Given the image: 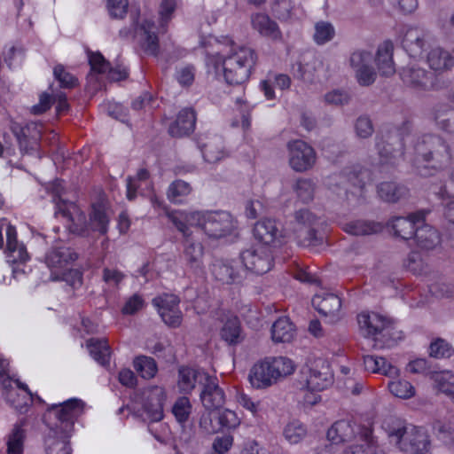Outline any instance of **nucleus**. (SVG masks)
Masks as SVG:
<instances>
[{
    "instance_id": "1",
    "label": "nucleus",
    "mask_w": 454,
    "mask_h": 454,
    "mask_svg": "<svg viewBox=\"0 0 454 454\" xmlns=\"http://www.w3.org/2000/svg\"><path fill=\"white\" fill-rule=\"evenodd\" d=\"M152 188L148 171L144 168L139 169L136 176H129L127 179V198L132 200L137 192L142 195H150L152 206L156 210H162L184 237L192 234L191 227H196L214 239L229 235L236 228L235 220L227 211H168L163 205V201L152 194Z\"/></svg>"
},
{
    "instance_id": "2",
    "label": "nucleus",
    "mask_w": 454,
    "mask_h": 454,
    "mask_svg": "<svg viewBox=\"0 0 454 454\" xmlns=\"http://www.w3.org/2000/svg\"><path fill=\"white\" fill-rule=\"evenodd\" d=\"M200 43L207 51L209 74L223 78L228 84H242L249 79L257 60L253 49L237 44L229 36L200 35Z\"/></svg>"
},
{
    "instance_id": "3",
    "label": "nucleus",
    "mask_w": 454,
    "mask_h": 454,
    "mask_svg": "<svg viewBox=\"0 0 454 454\" xmlns=\"http://www.w3.org/2000/svg\"><path fill=\"white\" fill-rule=\"evenodd\" d=\"M83 411L84 403L78 398H70L48 406L44 415L48 427L44 439L47 454H71L69 438L75 421Z\"/></svg>"
},
{
    "instance_id": "4",
    "label": "nucleus",
    "mask_w": 454,
    "mask_h": 454,
    "mask_svg": "<svg viewBox=\"0 0 454 454\" xmlns=\"http://www.w3.org/2000/svg\"><path fill=\"white\" fill-rule=\"evenodd\" d=\"M51 189L54 193L55 215L57 217L66 219L69 231L82 236H88L90 231L100 234L107 232L109 218L106 214V205L103 200L92 204L90 220L87 222L85 215L75 203L61 199L64 190L62 180H55Z\"/></svg>"
},
{
    "instance_id": "5",
    "label": "nucleus",
    "mask_w": 454,
    "mask_h": 454,
    "mask_svg": "<svg viewBox=\"0 0 454 454\" xmlns=\"http://www.w3.org/2000/svg\"><path fill=\"white\" fill-rule=\"evenodd\" d=\"M318 219L308 209L295 213L293 226H286L281 231L272 219H262L254 227V236L262 245L270 246L279 236L294 238L300 246L315 247L322 239L317 237L316 226Z\"/></svg>"
},
{
    "instance_id": "6",
    "label": "nucleus",
    "mask_w": 454,
    "mask_h": 454,
    "mask_svg": "<svg viewBox=\"0 0 454 454\" xmlns=\"http://www.w3.org/2000/svg\"><path fill=\"white\" fill-rule=\"evenodd\" d=\"M180 0H161L159 6V26H156L145 16L131 10L130 15L134 36L141 48L150 55H157L159 51V34L166 31L168 22L173 19Z\"/></svg>"
},
{
    "instance_id": "7",
    "label": "nucleus",
    "mask_w": 454,
    "mask_h": 454,
    "mask_svg": "<svg viewBox=\"0 0 454 454\" xmlns=\"http://www.w3.org/2000/svg\"><path fill=\"white\" fill-rule=\"evenodd\" d=\"M357 323L361 333L382 348H390L403 338V332L397 330L388 318L376 312H361Z\"/></svg>"
},
{
    "instance_id": "8",
    "label": "nucleus",
    "mask_w": 454,
    "mask_h": 454,
    "mask_svg": "<svg viewBox=\"0 0 454 454\" xmlns=\"http://www.w3.org/2000/svg\"><path fill=\"white\" fill-rule=\"evenodd\" d=\"M416 154L415 165L421 176L431 175L428 168H442L450 159L448 146L442 138L433 135H426L413 148Z\"/></svg>"
},
{
    "instance_id": "9",
    "label": "nucleus",
    "mask_w": 454,
    "mask_h": 454,
    "mask_svg": "<svg viewBox=\"0 0 454 454\" xmlns=\"http://www.w3.org/2000/svg\"><path fill=\"white\" fill-rule=\"evenodd\" d=\"M7 366L6 360H0V387L4 389V398L11 406L22 413L35 402L44 403L39 395L29 390L27 385L19 380H13L8 374Z\"/></svg>"
},
{
    "instance_id": "10",
    "label": "nucleus",
    "mask_w": 454,
    "mask_h": 454,
    "mask_svg": "<svg viewBox=\"0 0 454 454\" xmlns=\"http://www.w3.org/2000/svg\"><path fill=\"white\" fill-rule=\"evenodd\" d=\"M389 435L395 439L398 448L403 452H428L429 436L427 430L421 427L400 424L389 433Z\"/></svg>"
},
{
    "instance_id": "11",
    "label": "nucleus",
    "mask_w": 454,
    "mask_h": 454,
    "mask_svg": "<svg viewBox=\"0 0 454 454\" xmlns=\"http://www.w3.org/2000/svg\"><path fill=\"white\" fill-rule=\"evenodd\" d=\"M245 268L255 274L267 273L273 266L271 246L254 244L240 254Z\"/></svg>"
},
{
    "instance_id": "12",
    "label": "nucleus",
    "mask_w": 454,
    "mask_h": 454,
    "mask_svg": "<svg viewBox=\"0 0 454 454\" xmlns=\"http://www.w3.org/2000/svg\"><path fill=\"white\" fill-rule=\"evenodd\" d=\"M400 136H403V133L395 131V134L390 132L386 136L381 134L376 137V148L380 157V164L395 165L398 162L399 158L407 153L403 151L405 138L403 137L399 138Z\"/></svg>"
},
{
    "instance_id": "13",
    "label": "nucleus",
    "mask_w": 454,
    "mask_h": 454,
    "mask_svg": "<svg viewBox=\"0 0 454 454\" xmlns=\"http://www.w3.org/2000/svg\"><path fill=\"white\" fill-rule=\"evenodd\" d=\"M166 396V391L162 387L152 386L145 389L142 402V418L150 423L160 421L163 419V404Z\"/></svg>"
},
{
    "instance_id": "14",
    "label": "nucleus",
    "mask_w": 454,
    "mask_h": 454,
    "mask_svg": "<svg viewBox=\"0 0 454 454\" xmlns=\"http://www.w3.org/2000/svg\"><path fill=\"white\" fill-rule=\"evenodd\" d=\"M289 164L297 172H304L316 163L314 149L302 140H293L287 144Z\"/></svg>"
},
{
    "instance_id": "15",
    "label": "nucleus",
    "mask_w": 454,
    "mask_h": 454,
    "mask_svg": "<svg viewBox=\"0 0 454 454\" xmlns=\"http://www.w3.org/2000/svg\"><path fill=\"white\" fill-rule=\"evenodd\" d=\"M76 254L69 247H55L45 255V263L51 270V279H66L68 265L76 260Z\"/></svg>"
},
{
    "instance_id": "16",
    "label": "nucleus",
    "mask_w": 454,
    "mask_h": 454,
    "mask_svg": "<svg viewBox=\"0 0 454 454\" xmlns=\"http://www.w3.org/2000/svg\"><path fill=\"white\" fill-rule=\"evenodd\" d=\"M179 302V298L172 294H164L153 300V304L157 309L163 322L173 328L180 326L183 320Z\"/></svg>"
},
{
    "instance_id": "17",
    "label": "nucleus",
    "mask_w": 454,
    "mask_h": 454,
    "mask_svg": "<svg viewBox=\"0 0 454 454\" xmlns=\"http://www.w3.org/2000/svg\"><path fill=\"white\" fill-rule=\"evenodd\" d=\"M333 382V374L327 361L318 358L309 367L306 373V388L323 391Z\"/></svg>"
},
{
    "instance_id": "18",
    "label": "nucleus",
    "mask_w": 454,
    "mask_h": 454,
    "mask_svg": "<svg viewBox=\"0 0 454 454\" xmlns=\"http://www.w3.org/2000/svg\"><path fill=\"white\" fill-rule=\"evenodd\" d=\"M89 63L90 65L91 73L88 79L92 81L97 74L106 75L107 79L114 82L121 81L127 78L129 73L125 66L118 65L111 67L104 56L99 52L90 53L89 55Z\"/></svg>"
},
{
    "instance_id": "19",
    "label": "nucleus",
    "mask_w": 454,
    "mask_h": 454,
    "mask_svg": "<svg viewBox=\"0 0 454 454\" xmlns=\"http://www.w3.org/2000/svg\"><path fill=\"white\" fill-rule=\"evenodd\" d=\"M372 60V54L367 51H356L350 56V66L360 85L368 86L375 81L376 73L371 66Z\"/></svg>"
},
{
    "instance_id": "20",
    "label": "nucleus",
    "mask_w": 454,
    "mask_h": 454,
    "mask_svg": "<svg viewBox=\"0 0 454 454\" xmlns=\"http://www.w3.org/2000/svg\"><path fill=\"white\" fill-rule=\"evenodd\" d=\"M312 305L331 323L336 322L341 317V301L334 294L325 292L316 294L312 298Z\"/></svg>"
},
{
    "instance_id": "21",
    "label": "nucleus",
    "mask_w": 454,
    "mask_h": 454,
    "mask_svg": "<svg viewBox=\"0 0 454 454\" xmlns=\"http://www.w3.org/2000/svg\"><path fill=\"white\" fill-rule=\"evenodd\" d=\"M425 218L426 213L424 211H418L410 214L406 217H393L389 221L388 226L394 231L395 235L403 239H409L413 237L417 227L425 222Z\"/></svg>"
},
{
    "instance_id": "22",
    "label": "nucleus",
    "mask_w": 454,
    "mask_h": 454,
    "mask_svg": "<svg viewBox=\"0 0 454 454\" xmlns=\"http://www.w3.org/2000/svg\"><path fill=\"white\" fill-rule=\"evenodd\" d=\"M404 83L417 90H426L434 87V74L427 72L418 64H411L401 72Z\"/></svg>"
},
{
    "instance_id": "23",
    "label": "nucleus",
    "mask_w": 454,
    "mask_h": 454,
    "mask_svg": "<svg viewBox=\"0 0 454 454\" xmlns=\"http://www.w3.org/2000/svg\"><path fill=\"white\" fill-rule=\"evenodd\" d=\"M362 427L350 419H340L328 428L326 438L333 444L348 442L356 439V434Z\"/></svg>"
},
{
    "instance_id": "24",
    "label": "nucleus",
    "mask_w": 454,
    "mask_h": 454,
    "mask_svg": "<svg viewBox=\"0 0 454 454\" xmlns=\"http://www.w3.org/2000/svg\"><path fill=\"white\" fill-rule=\"evenodd\" d=\"M200 400L207 411H213L221 408L225 403V395L219 387L218 380L215 376L210 375L208 380L205 382L200 393Z\"/></svg>"
},
{
    "instance_id": "25",
    "label": "nucleus",
    "mask_w": 454,
    "mask_h": 454,
    "mask_svg": "<svg viewBox=\"0 0 454 454\" xmlns=\"http://www.w3.org/2000/svg\"><path fill=\"white\" fill-rule=\"evenodd\" d=\"M210 375L202 369L183 366L178 371L177 386L182 393H191L196 385L203 387Z\"/></svg>"
},
{
    "instance_id": "26",
    "label": "nucleus",
    "mask_w": 454,
    "mask_h": 454,
    "mask_svg": "<svg viewBox=\"0 0 454 454\" xmlns=\"http://www.w3.org/2000/svg\"><path fill=\"white\" fill-rule=\"evenodd\" d=\"M248 380L252 387L256 389L268 388L277 383L266 357L252 366Z\"/></svg>"
},
{
    "instance_id": "27",
    "label": "nucleus",
    "mask_w": 454,
    "mask_h": 454,
    "mask_svg": "<svg viewBox=\"0 0 454 454\" xmlns=\"http://www.w3.org/2000/svg\"><path fill=\"white\" fill-rule=\"evenodd\" d=\"M189 237L185 238V245L183 258L189 270L195 275L203 276L205 266L203 263L204 247L200 242H190Z\"/></svg>"
},
{
    "instance_id": "28",
    "label": "nucleus",
    "mask_w": 454,
    "mask_h": 454,
    "mask_svg": "<svg viewBox=\"0 0 454 454\" xmlns=\"http://www.w3.org/2000/svg\"><path fill=\"white\" fill-rule=\"evenodd\" d=\"M341 184L345 186V193L348 197L349 194L361 196L367 181L371 180V172L368 169H362L356 167L353 172H345L341 176Z\"/></svg>"
},
{
    "instance_id": "29",
    "label": "nucleus",
    "mask_w": 454,
    "mask_h": 454,
    "mask_svg": "<svg viewBox=\"0 0 454 454\" xmlns=\"http://www.w3.org/2000/svg\"><path fill=\"white\" fill-rule=\"evenodd\" d=\"M356 439H353L346 447L343 454H369L375 448V441L371 426H363L356 434Z\"/></svg>"
},
{
    "instance_id": "30",
    "label": "nucleus",
    "mask_w": 454,
    "mask_h": 454,
    "mask_svg": "<svg viewBox=\"0 0 454 454\" xmlns=\"http://www.w3.org/2000/svg\"><path fill=\"white\" fill-rule=\"evenodd\" d=\"M425 38L426 35L422 29L409 27L403 35L402 45L411 57H421L425 51Z\"/></svg>"
},
{
    "instance_id": "31",
    "label": "nucleus",
    "mask_w": 454,
    "mask_h": 454,
    "mask_svg": "<svg viewBox=\"0 0 454 454\" xmlns=\"http://www.w3.org/2000/svg\"><path fill=\"white\" fill-rule=\"evenodd\" d=\"M196 115L192 108H184L177 115L176 121L169 127V134L172 137H183L194 130Z\"/></svg>"
},
{
    "instance_id": "32",
    "label": "nucleus",
    "mask_w": 454,
    "mask_h": 454,
    "mask_svg": "<svg viewBox=\"0 0 454 454\" xmlns=\"http://www.w3.org/2000/svg\"><path fill=\"white\" fill-rule=\"evenodd\" d=\"M5 254L7 262L12 265L13 278H17L20 274H24L25 269L22 265L29 258L24 245L16 243L6 246Z\"/></svg>"
},
{
    "instance_id": "33",
    "label": "nucleus",
    "mask_w": 454,
    "mask_h": 454,
    "mask_svg": "<svg viewBox=\"0 0 454 454\" xmlns=\"http://www.w3.org/2000/svg\"><path fill=\"white\" fill-rule=\"evenodd\" d=\"M43 134V124L40 122H29L16 133L21 150L33 149L41 139Z\"/></svg>"
},
{
    "instance_id": "34",
    "label": "nucleus",
    "mask_w": 454,
    "mask_h": 454,
    "mask_svg": "<svg viewBox=\"0 0 454 454\" xmlns=\"http://www.w3.org/2000/svg\"><path fill=\"white\" fill-rule=\"evenodd\" d=\"M253 28L265 37L278 40L281 38V32L278 24L267 14L255 13L251 17Z\"/></svg>"
},
{
    "instance_id": "35",
    "label": "nucleus",
    "mask_w": 454,
    "mask_h": 454,
    "mask_svg": "<svg viewBox=\"0 0 454 454\" xmlns=\"http://www.w3.org/2000/svg\"><path fill=\"white\" fill-rule=\"evenodd\" d=\"M295 336V326L288 317H278L271 327V339L275 343L290 342Z\"/></svg>"
},
{
    "instance_id": "36",
    "label": "nucleus",
    "mask_w": 454,
    "mask_h": 454,
    "mask_svg": "<svg viewBox=\"0 0 454 454\" xmlns=\"http://www.w3.org/2000/svg\"><path fill=\"white\" fill-rule=\"evenodd\" d=\"M413 236L420 249L431 250L440 244L438 231L424 223L417 227Z\"/></svg>"
},
{
    "instance_id": "37",
    "label": "nucleus",
    "mask_w": 454,
    "mask_h": 454,
    "mask_svg": "<svg viewBox=\"0 0 454 454\" xmlns=\"http://www.w3.org/2000/svg\"><path fill=\"white\" fill-rule=\"evenodd\" d=\"M393 43L389 40L383 42L378 48L376 62L382 75L388 76L395 73L393 62Z\"/></svg>"
},
{
    "instance_id": "38",
    "label": "nucleus",
    "mask_w": 454,
    "mask_h": 454,
    "mask_svg": "<svg viewBox=\"0 0 454 454\" xmlns=\"http://www.w3.org/2000/svg\"><path fill=\"white\" fill-rule=\"evenodd\" d=\"M27 426V419L23 418L20 419L13 427L8 441H7V452L8 454H22L24 441L26 439V427Z\"/></svg>"
},
{
    "instance_id": "39",
    "label": "nucleus",
    "mask_w": 454,
    "mask_h": 454,
    "mask_svg": "<svg viewBox=\"0 0 454 454\" xmlns=\"http://www.w3.org/2000/svg\"><path fill=\"white\" fill-rule=\"evenodd\" d=\"M277 382L293 374L296 365L294 362L286 356H268L266 357Z\"/></svg>"
},
{
    "instance_id": "40",
    "label": "nucleus",
    "mask_w": 454,
    "mask_h": 454,
    "mask_svg": "<svg viewBox=\"0 0 454 454\" xmlns=\"http://www.w3.org/2000/svg\"><path fill=\"white\" fill-rule=\"evenodd\" d=\"M87 348L91 357L100 365L106 366L110 360V346L106 339L91 338L87 341Z\"/></svg>"
},
{
    "instance_id": "41",
    "label": "nucleus",
    "mask_w": 454,
    "mask_h": 454,
    "mask_svg": "<svg viewBox=\"0 0 454 454\" xmlns=\"http://www.w3.org/2000/svg\"><path fill=\"white\" fill-rule=\"evenodd\" d=\"M342 230L350 235L365 236L380 232L382 225L379 223L356 220L344 223Z\"/></svg>"
},
{
    "instance_id": "42",
    "label": "nucleus",
    "mask_w": 454,
    "mask_h": 454,
    "mask_svg": "<svg viewBox=\"0 0 454 454\" xmlns=\"http://www.w3.org/2000/svg\"><path fill=\"white\" fill-rule=\"evenodd\" d=\"M212 274L223 284H234L239 281V276L232 265L224 261H215L212 265Z\"/></svg>"
},
{
    "instance_id": "43",
    "label": "nucleus",
    "mask_w": 454,
    "mask_h": 454,
    "mask_svg": "<svg viewBox=\"0 0 454 454\" xmlns=\"http://www.w3.org/2000/svg\"><path fill=\"white\" fill-rule=\"evenodd\" d=\"M290 84L291 79L287 74H270L265 81L261 82L260 87L267 99H273L275 98V92L272 88L273 85L280 90H285L288 89Z\"/></svg>"
},
{
    "instance_id": "44",
    "label": "nucleus",
    "mask_w": 454,
    "mask_h": 454,
    "mask_svg": "<svg viewBox=\"0 0 454 454\" xmlns=\"http://www.w3.org/2000/svg\"><path fill=\"white\" fill-rule=\"evenodd\" d=\"M221 337L229 344H237L242 340L240 323L237 317L231 316L226 319L221 329Z\"/></svg>"
},
{
    "instance_id": "45",
    "label": "nucleus",
    "mask_w": 454,
    "mask_h": 454,
    "mask_svg": "<svg viewBox=\"0 0 454 454\" xmlns=\"http://www.w3.org/2000/svg\"><path fill=\"white\" fill-rule=\"evenodd\" d=\"M427 61L430 67L436 71L448 69L454 65L450 54L441 48L433 49L427 56Z\"/></svg>"
},
{
    "instance_id": "46",
    "label": "nucleus",
    "mask_w": 454,
    "mask_h": 454,
    "mask_svg": "<svg viewBox=\"0 0 454 454\" xmlns=\"http://www.w3.org/2000/svg\"><path fill=\"white\" fill-rule=\"evenodd\" d=\"M406 188L393 182H383L378 186V194L387 202H395L406 194Z\"/></svg>"
},
{
    "instance_id": "47",
    "label": "nucleus",
    "mask_w": 454,
    "mask_h": 454,
    "mask_svg": "<svg viewBox=\"0 0 454 454\" xmlns=\"http://www.w3.org/2000/svg\"><path fill=\"white\" fill-rule=\"evenodd\" d=\"M389 392L400 399H411L416 395L415 387L408 380L396 379L390 380L388 385Z\"/></svg>"
},
{
    "instance_id": "48",
    "label": "nucleus",
    "mask_w": 454,
    "mask_h": 454,
    "mask_svg": "<svg viewBox=\"0 0 454 454\" xmlns=\"http://www.w3.org/2000/svg\"><path fill=\"white\" fill-rule=\"evenodd\" d=\"M307 434V427L298 420L289 422L283 431L285 439L290 444H297L301 442Z\"/></svg>"
},
{
    "instance_id": "49",
    "label": "nucleus",
    "mask_w": 454,
    "mask_h": 454,
    "mask_svg": "<svg viewBox=\"0 0 454 454\" xmlns=\"http://www.w3.org/2000/svg\"><path fill=\"white\" fill-rule=\"evenodd\" d=\"M221 138L215 137L208 143L200 145V149L206 161L214 163L225 156V153L220 148Z\"/></svg>"
},
{
    "instance_id": "50",
    "label": "nucleus",
    "mask_w": 454,
    "mask_h": 454,
    "mask_svg": "<svg viewBox=\"0 0 454 454\" xmlns=\"http://www.w3.org/2000/svg\"><path fill=\"white\" fill-rule=\"evenodd\" d=\"M134 368L137 373L144 379L153 378L157 372L158 367L155 360L152 357L140 356L134 360Z\"/></svg>"
},
{
    "instance_id": "51",
    "label": "nucleus",
    "mask_w": 454,
    "mask_h": 454,
    "mask_svg": "<svg viewBox=\"0 0 454 454\" xmlns=\"http://www.w3.org/2000/svg\"><path fill=\"white\" fill-rule=\"evenodd\" d=\"M432 379L435 387L450 397H454V373L446 371L434 372Z\"/></svg>"
},
{
    "instance_id": "52",
    "label": "nucleus",
    "mask_w": 454,
    "mask_h": 454,
    "mask_svg": "<svg viewBox=\"0 0 454 454\" xmlns=\"http://www.w3.org/2000/svg\"><path fill=\"white\" fill-rule=\"evenodd\" d=\"M192 188L190 184L182 180L174 181L168 190V200L176 204L182 203L186 196L190 194Z\"/></svg>"
},
{
    "instance_id": "53",
    "label": "nucleus",
    "mask_w": 454,
    "mask_h": 454,
    "mask_svg": "<svg viewBox=\"0 0 454 454\" xmlns=\"http://www.w3.org/2000/svg\"><path fill=\"white\" fill-rule=\"evenodd\" d=\"M294 190L297 198L302 203H309L313 200L315 192V184L310 179H298L294 185Z\"/></svg>"
},
{
    "instance_id": "54",
    "label": "nucleus",
    "mask_w": 454,
    "mask_h": 454,
    "mask_svg": "<svg viewBox=\"0 0 454 454\" xmlns=\"http://www.w3.org/2000/svg\"><path fill=\"white\" fill-rule=\"evenodd\" d=\"M192 412V404L187 397H179L172 406V414L176 420L184 425Z\"/></svg>"
},
{
    "instance_id": "55",
    "label": "nucleus",
    "mask_w": 454,
    "mask_h": 454,
    "mask_svg": "<svg viewBox=\"0 0 454 454\" xmlns=\"http://www.w3.org/2000/svg\"><path fill=\"white\" fill-rule=\"evenodd\" d=\"M335 35L333 26L327 21H319L315 25L314 40L317 44H325Z\"/></svg>"
},
{
    "instance_id": "56",
    "label": "nucleus",
    "mask_w": 454,
    "mask_h": 454,
    "mask_svg": "<svg viewBox=\"0 0 454 454\" xmlns=\"http://www.w3.org/2000/svg\"><path fill=\"white\" fill-rule=\"evenodd\" d=\"M451 184H454V168L452 169L450 173V177L449 184H446L443 188H441L438 194L442 199L443 204H444V215L445 217L448 219V221L454 224V197H446L448 193V189L450 187Z\"/></svg>"
},
{
    "instance_id": "57",
    "label": "nucleus",
    "mask_w": 454,
    "mask_h": 454,
    "mask_svg": "<svg viewBox=\"0 0 454 454\" xmlns=\"http://www.w3.org/2000/svg\"><path fill=\"white\" fill-rule=\"evenodd\" d=\"M235 398L236 402L245 410L248 411L254 418L260 417L262 405L259 400L253 399L242 391H238Z\"/></svg>"
},
{
    "instance_id": "58",
    "label": "nucleus",
    "mask_w": 454,
    "mask_h": 454,
    "mask_svg": "<svg viewBox=\"0 0 454 454\" xmlns=\"http://www.w3.org/2000/svg\"><path fill=\"white\" fill-rule=\"evenodd\" d=\"M217 419L220 429H236L241 423V419L238 414L230 409H223V411H219Z\"/></svg>"
},
{
    "instance_id": "59",
    "label": "nucleus",
    "mask_w": 454,
    "mask_h": 454,
    "mask_svg": "<svg viewBox=\"0 0 454 454\" xmlns=\"http://www.w3.org/2000/svg\"><path fill=\"white\" fill-rule=\"evenodd\" d=\"M430 356L435 358L449 357L452 354L451 346L442 339H437L430 345Z\"/></svg>"
},
{
    "instance_id": "60",
    "label": "nucleus",
    "mask_w": 454,
    "mask_h": 454,
    "mask_svg": "<svg viewBox=\"0 0 454 454\" xmlns=\"http://www.w3.org/2000/svg\"><path fill=\"white\" fill-rule=\"evenodd\" d=\"M128 6V0H106L108 13L114 19H122L127 13Z\"/></svg>"
},
{
    "instance_id": "61",
    "label": "nucleus",
    "mask_w": 454,
    "mask_h": 454,
    "mask_svg": "<svg viewBox=\"0 0 454 454\" xmlns=\"http://www.w3.org/2000/svg\"><path fill=\"white\" fill-rule=\"evenodd\" d=\"M53 74L61 87L73 88L77 83V79L73 74L67 72L64 67L61 65L56 66L54 67Z\"/></svg>"
},
{
    "instance_id": "62",
    "label": "nucleus",
    "mask_w": 454,
    "mask_h": 454,
    "mask_svg": "<svg viewBox=\"0 0 454 454\" xmlns=\"http://www.w3.org/2000/svg\"><path fill=\"white\" fill-rule=\"evenodd\" d=\"M236 104H237V106H239L240 107V114H241L240 118L241 119H240V121L236 119L233 120L231 122V126L232 127L241 126L242 129L244 131H247L249 129V128L251 126L250 109H248V107L247 106L245 102L240 98H237Z\"/></svg>"
},
{
    "instance_id": "63",
    "label": "nucleus",
    "mask_w": 454,
    "mask_h": 454,
    "mask_svg": "<svg viewBox=\"0 0 454 454\" xmlns=\"http://www.w3.org/2000/svg\"><path fill=\"white\" fill-rule=\"evenodd\" d=\"M125 275L117 269L106 268L103 270V280L109 287H118Z\"/></svg>"
},
{
    "instance_id": "64",
    "label": "nucleus",
    "mask_w": 454,
    "mask_h": 454,
    "mask_svg": "<svg viewBox=\"0 0 454 454\" xmlns=\"http://www.w3.org/2000/svg\"><path fill=\"white\" fill-rule=\"evenodd\" d=\"M195 77V69L192 66L181 67L176 70V78L178 83L183 86H190L192 84Z\"/></svg>"
}]
</instances>
